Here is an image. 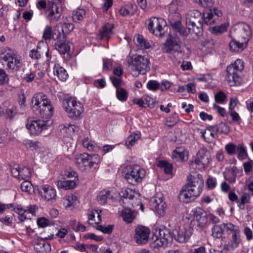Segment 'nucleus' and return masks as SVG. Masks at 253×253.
I'll list each match as a JSON object with an SVG mask.
<instances>
[{"label":"nucleus","instance_id":"obj_47","mask_svg":"<svg viewBox=\"0 0 253 253\" xmlns=\"http://www.w3.org/2000/svg\"><path fill=\"white\" fill-rule=\"evenodd\" d=\"M112 197L110 196V192L109 191H101L97 196V200L101 204H104L106 203L107 199Z\"/></svg>","mask_w":253,"mask_h":253},{"label":"nucleus","instance_id":"obj_6","mask_svg":"<svg viewBox=\"0 0 253 253\" xmlns=\"http://www.w3.org/2000/svg\"><path fill=\"white\" fill-rule=\"evenodd\" d=\"M172 241V236L168 231L156 230L153 232L150 239V246L157 252L160 248H165L170 245Z\"/></svg>","mask_w":253,"mask_h":253},{"label":"nucleus","instance_id":"obj_3","mask_svg":"<svg viewBox=\"0 0 253 253\" xmlns=\"http://www.w3.org/2000/svg\"><path fill=\"white\" fill-rule=\"evenodd\" d=\"M0 63L5 66L8 71L14 72L18 71L23 66L21 57L11 49L5 47L0 53Z\"/></svg>","mask_w":253,"mask_h":253},{"label":"nucleus","instance_id":"obj_39","mask_svg":"<svg viewBox=\"0 0 253 253\" xmlns=\"http://www.w3.org/2000/svg\"><path fill=\"white\" fill-rule=\"evenodd\" d=\"M77 200V196L73 194L66 195L63 199V204L65 208H69L76 204Z\"/></svg>","mask_w":253,"mask_h":253},{"label":"nucleus","instance_id":"obj_45","mask_svg":"<svg viewBox=\"0 0 253 253\" xmlns=\"http://www.w3.org/2000/svg\"><path fill=\"white\" fill-rule=\"evenodd\" d=\"M251 200V195L247 193H244L240 200L238 201V207L241 210H244L245 208V204L250 203Z\"/></svg>","mask_w":253,"mask_h":253},{"label":"nucleus","instance_id":"obj_18","mask_svg":"<svg viewBox=\"0 0 253 253\" xmlns=\"http://www.w3.org/2000/svg\"><path fill=\"white\" fill-rule=\"evenodd\" d=\"M192 229L189 224H185L176 228L174 235L180 243H185L188 241L192 233Z\"/></svg>","mask_w":253,"mask_h":253},{"label":"nucleus","instance_id":"obj_41","mask_svg":"<svg viewBox=\"0 0 253 253\" xmlns=\"http://www.w3.org/2000/svg\"><path fill=\"white\" fill-rule=\"evenodd\" d=\"M100 212V210H92L90 213L88 214V220L89 221H94V223L97 225L101 220Z\"/></svg>","mask_w":253,"mask_h":253},{"label":"nucleus","instance_id":"obj_62","mask_svg":"<svg viewBox=\"0 0 253 253\" xmlns=\"http://www.w3.org/2000/svg\"><path fill=\"white\" fill-rule=\"evenodd\" d=\"M147 87L150 90H156L159 88L160 84L156 81L151 80L148 82Z\"/></svg>","mask_w":253,"mask_h":253},{"label":"nucleus","instance_id":"obj_25","mask_svg":"<svg viewBox=\"0 0 253 253\" xmlns=\"http://www.w3.org/2000/svg\"><path fill=\"white\" fill-rule=\"evenodd\" d=\"M189 153L183 147H177L172 152V158L178 162L185 161L188 159Z\"/></svg>","mask_w":253,"mask_h":253},{"label":"nucleus","instance_id":"obj_12","mask_svg":"<svg viewBox=\"0 0 253 253\" xmlns=\"http://www.w3.org/2000/svg\"><path fill=\"white\" fill-rule=\"evenodd\" d=\"M48 122V120L44 121L29 119L26 123V128L31 134L38 135L42 131L48 128L49 126Z\"/></svg>","mask_w":253,"mask_h":253},{"label":"nucleus","instance_id":"obj_15","mask_svg":"<svg viewBox=\"0 0 253 253\" xmlns=\"http://www.w3.org/2000/svg\"><path fill=\"white\" fill-rule=\"evenodd\" d=\"M210 164L209 155L207 150L204 148L200 149L194 161L192 163L193 167H195L200 170L205 169Z\"/></svg>","mask_w":253,"mask_h":253},{"label":"nucleus","instance_id":"obj_11","mask_svg":"<svg viewBox=\"0 0 253 253\" xmlns=\"http://www.w3.org/2000/svg\"><path fill=\"white\" fill-rule=\"evenodd\" d=\"M186 26L189 31H194L195 28H201L203 26V16L201 12L197 10L189 11L186 16Z\"/></svg>","mask_w":253,"mask_h":253},{"label":"nucleus","instance_id":"obj_57","mask_svg":"<svg viewBox=\"0 0 253 253\" xmlns=\"http://www.w3.org/2000/svg\"><path fill=\"white\" fill-rule=\"evenodd\" d=\"M63 176H64V178H78V174L74 170L69 169L66 170L64 171L63 174Z\"/></svg>","mask_w":253,"mask_h":253},{"label":"nucleus","instance_id":"obj_23","mask_svg":"<svg viewBox=\"0 0 253 253\" xmlns=\"http://www.w3.org/2000/svg\"><path fill=\"white\" fill-rule=\"evenodd\" d=\"M32 170L27 167L20 168L19 166H14L11 169L12 175L19 179H25L31 177Z\"/></svg>","mask_w":253,"mask_h":253},{"label":"nucleus","instance_id":"obj_7","mask_svg":"<svg viewBox=\"0 0 253 253\" xmlns=\"http://www.w3.org/2000/svg\"><path fill=\"white\" fill-rule=\"evenodd\" d=\"M131 74L137 76L139 74H145L149 70L150 62L145 55H136L128 61Z\"/></svg>","mask_w":253,"mask_h":253},{"label":"nucleus","instance_id":"obj_13","mask_svg":"<svg viewBox=\"0 0 253 253\" xmlns=\"http://www.w3.org/2000/svg\"><path fill=\"white\" fill-rule=\"evenodd\" d=\"M148 29L157 37L162 36L167 27L166 21L161 18L153 17L148 21Z\"/></svg>","mask_w":253,"mask_h":253},{"label":"nucleus","instance_id":"obj_63","mask_svg":"<svg viewBox=\"0 0 253 253\" xmlns=\"http://www.w3.org/2000/svg\"><path fill=\"white\" fill-rule=\"evenodd\" d=\"M38 225L42 228L45 227L49 225V221L45 217H40L37 220Z\"/></svg>","mask_w":253,"mask_h":253},{"label":"nucleus","instance_id":"obj_2","mask_svg":"<svg viewBox=\"0 0 253 253\" xmlns=\"http://www.w3.org/2000/svg\"><path fill=\"white\" fill-rule=\"evenodd\" d=\"M31 107L37 115L41 117L48 119L53 113V108L47 96L42 92L34 95L32 97Z\"/></svg>","mask_w":253,"mask_h":253},{"label":"nucleus","instance_id":"obj_60","mask_svg":"<svg viewBox=\"0 0 253 253\" xmlns=\"http://www.w3.org/2000/svg\"><path fill=\"white\" fill-rule=\"evenodd\" d=\"M226 97V95L222 91L218 92L214 96L215 101L218 103H223Z\"/></svg>","mask_w":253,"mask_h":253},{"label":"nucleus","instance_id":"obj_1","mask_svg":"<svg viewBox=\"0 0 253 253\" xmlns=\"http://www.w3.org/2000/svg\"><path fill=\"white\" fill-rule=\"evenodd\" d=\"M187 185L180 190L178 198L181 202L188 203L194 201L201 194L204 185L202 175H190L187 178Z\"/></svg>","mask_w":253,"mask_h":253},{"label":"nucleus","instance_id":"obj_16","mask_svg":"<svg viewBox=\"0 0 253 253\" xmlns=\"http://www.w3.org/2000/svg\"><path fill=\"white\" fill-rule=\"evenodd\" d=\"M120 196L125 199L126 201L124 203L129 202L133 207H135L140 203L139 194L135 190L130 188L123 189Z\"/></svg>","mask_w":253,"mask_h":253},{"label":"nucleus","instance_id":"obj_30","mask_svg":"<svg viewBox=\"0 0 253 253\" xmlns=\"http://www.w3.org/2000/svg\"><path fill=\"white\" fill-rule=\"evenodd\" d=\"M53 74L61 81H65L68 77L66 70L59 64H55L53 69Z\"/></svg>","mask_w":253,"mask_h":253},{"label":"nucleus","instance_id":"obj_51","mask_svg":"<svg viewBox=\"0 0 253 253\" xmlns=\"http://www.w3.org/2000/svg\"><path fill=\"white\" fill-rule=\"evenodd\" d=\"M133 5L131 4H128L125 6L122 7L119 10V13L123 16H126L130 14H133L134 10H133Z\"/></svg>","mask_w":253,"mask_h":253},{"label":"nucleus","instance_id":"obj_33","mask_svg":"<svg viewBox=\"0 0 253 253\" xmlns=\"http://www.w3.org/2000/svg\"><path fill=\"white\" fill-rule=\"evenodd\" d=\"M133 103L141 107H150L153 102L152 98L148 95H143L141 98H134L132 100Z\"/></svg>","mask_w":253,"mask_h":253},{"label":"nucleus","instance_id":"obj_42","mask_svg":"<svg viewBox=\"0 0 253 253\" xmlns=\"http://www.w3.org/2000/svg\"><path fill=\"white\" fill-rule=\"evenodd\" d=\"M85 15V11L83 8H78L73 13V20L75 22L82 20Z\"/></svg>","mask_w":253,"mask_h":253},{"label":"nucleus","instance_id":"obj_53","mask_svg":"<svg viewBox=\"0 0 253 253\" xmlns=\"http://www.w3.org/2000/svg\"><path fill=\"white\" fill-rule=\"evenodd\" d=\"M54 30L53 31L51 27L49 26H46L42 35V39L44 40H50L52 38L53 39V34Z\"/></svg>","mask_w":253,"mask_h":253},{"label":"nucleus","instance_id":"obj_55","mask_svg":"<svg viewBox=\"0 0 253 253\" xmlns=\"http://www.w3.org/2000/svg\"><path fill=\"white\" fill-rule=\"evenodd\" d=\"M237 150L238 151V158L240 160L244 159L247 156V151L243 145L239 144L237 146Z\"/></svg>","mask_w":253,"mask_h":253},{"label":"nucleus","instance_id":"obj_52","mask_svg":"<svg viewBox=\"0 0 253 253\" xmlns=\"http://www.w3.org/2000/svg\"><path fill=\"white\" fill-rule=\"evenodd\" d=\"M116 96L119 100L125 101L127 98V93L126 91L123 88H117L116 89Z\"/></svg>","mask_w":253,"mask_h":253},{"label":"nucleus","instance_id":"obj_22","mask_svg":"<svg viewBox=\"0 0 253 253\" xmlns=\"http://www.w3.org/2000/svg\"><path fill=\"white\" fill-rule=\"evenodd\" d=\"M41 196L47 201L55 200L57 197L56 190L48 185H43L39 189Z\"/></svg>","mask_w":253,"mask_h":253},{"label":"nucleus","instance_id":"obj_58","mask_svg":"<svg viewBox=\"0 0 253 253\" xmlns=\"http://www.w3.org/2000/svg\"><path fill=\"white\" fill-rule=\"evenodd\" d=\"M225 149L228 154L232 155L235 153L237 150V147L234 144L229 143L225 145Z\"/></svg>","mask_w":253,"mask_h":253},{"label":"nucleus","instance_id":"obj_59","mask_svg":"<svg viewBox=\"0 0 253 253\" xmlns=\"http://www.w3.org/2000/svg\"><path fill=\"white\" fill-rule=\"evenodd\" d=\"M41 48L38 47L36 49H33L30 51L29 56L33 59L38 60L41 58Z\"/></svg>","mask_w":253,"mask_h":253},{"label":"nucleus","instance_id":"obj_14","mask_svg":"<svg viewBox=\"0 0 253 253\" xmlns=\"http://www.w3.org/2000/svg\"><path fill=\"white\" fill-rule=\"evenodd\" d=\"M180 6L177 2H174L169 4V20L171 26L175 31L179 29L182 26L181 23V16L178 12Z\"/></svg>","mask_w":253,"mask_h":253},{"label":"nucleus","instance_id":"obj_50","mask_svg":"<svg viewBox=\"0 0 253 253\" xmlns=\"http://www.w3.org/2000/svg\"><path fill=\"white\" fill-rule=\"evenodd\" d=\"M224 231V227L222 225V224L220 225H215L213 227L212 229V236L217 238H220L222 236Z\"/></svg>","mask_w":253,"mask_h":253},{"label":"nucleus","instance_id":"obj_34","mask_svg":"<svg viewBox=\"0 0 253 253\" xmlns=\"http://www.w3.org/2000/svg\"><path fill=\"white\" fill-rule=\"evenodd\" d=\"M61 130L66 133L68 136H72L79 130V127L73 124L61 125L60 126Z\"/></svg>","mask_w":253,"mask_h":253},{"label":"nucleus","instance_id":"obj_32","mask_svg":"<svg viewBox=\"0 0 253 253\" xmlns=\"http://www.w3.org/2000/svg\"><path fill=\"white\" fill-rule=\"evenodd\" d=\"M155 202L156 203L155 207L157 214L160 217L164 216L167 207L166 202L164 201L163 197H156Z\"/></svg>","mask_w":253,"mask_h":253},{"label":"nucleus","instance_id":"obj_35","mask_svg":"<svg viewBox=\"0 0 253 253\" xmlns=\"http://www.w3.org/2000/svg\"><path fill=\"white\" fill-rule=\"evenodd\" d=\"M238 30L240 34L239 37L241 38H247L248 41H249V37L251 36L252 32L248 25L244 23L239 25Z\"/></svg>","mask_w":253,"mask_h":253},{"label":"nucleus","instance_id":"obj_21","mask_svg":"<svg viewBox=\"0 0 253 253\" xmlns=\"http://www.w3.org/2000/svg\"><path fill=\"white\" fill-rule=\"evenodd\" d=\"M150 233V229L145 226L138 225L135 230L134 238L137 243L145 244L148 241Z\"/></svg>","mask_w":253,"mask_h":253},{"label":"nucleus","instance_id":"obj_64","mask_svg":"<svg viewBox=\"0 0 253 253\" xmlns=\"http://www.w3.org/2000/svg\"><path fill=\"white\" fill-rule=\"evenodd\" d=\"M194 217L195 219L198 218L199 216L205 215L206 212L201 208L197 207L193 209L192 211Z\"/></svg>","mask_w":253,"mask_h":253},{"label":"nucleus","instance_id":"obj_31","mask_svg":"<svg viewBox=\"0 0 253 253\" xmlns=\"http://www.w3.org/2000/svg\"><path fill=\"white\" fill-rule=\"evenodd\" d=\"M213 127V126H210L202 133V137L209 143L213 142L217 137Z\"/></svg>","mask_w":253,"mask_h":253},{"label":"nucleus","instance_id":"obj_40","mask_svg":"<svg viewBox=\"0 0 253 253\" xmlns=\"http://www.w3.org/2000/svg\"><path fill=\"white\" fill-rule=\"evenodd\" d=\"M122 216L127 223H131L135 218L134 213L129 209H125L122 211Z\"/></svg>","mask_w":253,"mask_h":253},{"label":"nucleus","instance_id":"obj_26","mask_svg":"<svg viewBox=\"0 0 253 253\" xmlns=\"http://www.w3.org/2000/svg\"><path fill=\"white\" fill-rule=\"evenodd\" d=\"M57 41L55 43L54 46L61 54H65L69 53L71 49L72 43L68 41L64 40L65 39H56Z\"/></svg>","mask_w":253,"mask_h":253},{"label":"nucleus","instance_id":"obj_9","mask_svg":"<svg viewBox=\"0 0 253 253\" xmlns=\"http://www.w3.org/2000/svg\"><path fill=\"white\" fill-rule=\"evenodd\" d=\"M62 1L63 0H51L48 1L45 14L46 18L50 23H54L60 18Z\"/></svg>","mask_w":253,"mask_h":253},{"label":"nucleus","instance_id":"obj_36","mask_svg":"<svg viewBox=\"0 0 253 253\" xmlns=\"http://www.w3.org/2000/svg\"><path fill=\"white\" fill-rule=\"evenodd\" d=\"M88 157V154L84 153L77 154L75 158V164L76 166L82 171H84V167L86 158Z\"/></svg>","mask_w":253,"mask_h":253},{"label":"nucleus","instance_id":"obj_8","mask_svg":"<svg viewBox=\"0 0 253 253\" xmlns=\"http://www.w3.org/2000/svg\"><path fill=\"white\" fill-rule=\"evenodd\" d=\"M63 107L68 116L74 120L81 118L84 109L82 104L74 99H68L63 101Z\"/></svg>","mask_w":253,"mask_h":253},{"label":"nucleus","instance_id":"obj_44","mask_svg":"<svg viewBox=\"0 0 253 253\" xmlns=\"http://www.w3.org/2000/svg\"><path fill=\"white\" fill-rule=\"evenodd\" d=\"M222 225L224 227V231L230 232L233 234L240 233V230L237 226L231 223H223Z\"/></svg>","mask_w":253,"mask_h":253},{"label":"nucleus","instance_id":"obj_54","mask_svg":"<svg viewBox=\"0 0 253 253\" xmlns=\"http://www.w3.org/2000/svg\"><path fill=\"white\" fill-rule=\"evenodd\" d=\"M158 166L163 168L167 174H170L172 171V165L166 161H160Z\"/></svg>","mask_w":253,"mask_h":253},{"label":"nucleus","instance_id":"obj_29","mask_svg":"<svg viewBox=\"0 0 253 253\" xmlns=\"http://www.w3.org/2000/svg\"><path fill=\"white\" fill-rule=\"evenodd\" d=\"M79 141L82 143L83 147L86 148L88 151L98 152L100 149V147L97 146L95 142L90 140L88 137H86L84 138L80 137Z\"/></svg>","mask_w":253,"mask_h":253},{"label":"nucleus","instance_id":"obj_19","mask_svg":"<svg viewBox=\"0 0 253 253\" xmlns=\"http://www.w3.org/2000/svg\"><path fill=\"white\" fill-rule=\"evenodd\" d=\"M222 15V12L217 8L214 7L206 10L203 16V21L207 25L214 24Z\"/></svg>","mask_w":253,"mask_h":253},{"label":"nucleus","instance_id":"obj_27","mask_svg":"<svg viewBox=\"0 0 253 253\" xmlns=\"http://www.w3.org/2000/svg\"><path fill=\"white\" fill-rule=\"evenodd\" d=\"M79 178L67 179L65 180H59L57 183L58 188L64 190H70L74 189L77 185Z\"/></svg>","mask_w":253,"mask_h":253},{"label":"nucleus","instance_id":"obj_56","mask_svg":"<svg viewBox=\"0 0 253 253\" xmlns=\"http://www.w3.org/2000/svg\"><path fill=\"white\" fill-rule=\"evenodd\" d=\"M95 228L97 230L102 232L103 233L110 234L113 231V225H109L107 226H103L102 225H97Z\"/></svg>","mask_w":253,"mask_h":253},{"label":"nucleus","instance_id":"obj_17","mask_svg":"<svg viewBox=\"0 0 253 253\" xmlns=\"http://www.w3.org/2000/svg\"><path fill=\"white\" fill-rule=\"evenodd\" d=\"M74 27L73 24L65 23L63 24H58L54 27V32L53 34V39H65V35L72 31Z\"/></svg>","mask_w":253,"mask_h":253},{"label":"nucleus","instance_id":"obj_28","mask_svg":"<svg viewBox=\"0 0 253 253\" xmlns=\"http://www.w3.org/2000/svg\"><path fill=\"white\" fill-rule=\"evenodd\" d=\"M113 26L111 24H106L103 26L99 32V38L102 40H108L113 35Z\"/></svg>","mask_w":253,"mask_h":253},{"label":"nucleus","instance_id":"obj_37","mask_svg":"<svg viewBox=\"0 0 253 253\" xmlns=\"http://www.w3.org/2000/svg\"><path fill=\"white\" fill-rule=\"evenodd\" d=\"M240 233L233 234L230 241L226 245L228 250H233L237 248L240 242Z\"/></svg>","mask_w":253,"mask_h":253},{"label":"nucleus","instance_id":"obj_38","mask_svg":"<svg viewBox=\"0 0 253 253\" xmlns=\"http://www.w3.org/2000/svg\"><path fill=\"white\" fill-rule=\"evenodd\" d=\"M134 42L138 46L148 49L150 47V43L142 35H137L134 37Z\"/></svg>","mask_w":253,"mask_h":253},{"label":"nucleus","instance_id":"obj_10","mask_svg":"<svg viewBox=\"0 0 253 253\" xmlns=\"http://www.w3.org/2000/svg\"><path fill=\"white\" fill-rule=\"evenodd\" d=\"M162 51L164 53L169 54L181 53L183 51L182 42L177 36H170L163 43Z\"/></svg>","mask_w":253,"mask_h":253},{"label":"nucleus","instance_id":"obj_20","mask_svg":"<svg viewBox=\"0 0 253 253\" xmlns=\"http://www.w3.org/2000/svg\"><path fill=\"white\" fill-rule=\"evenodd\" d=\"M231 40L229 42V49L233 52H240L245 49L248 44V40L247 38H241L238 37V39H233L231 37Z\"/></svg>","mask_w":253,"mask_h":253},{"label":"nucleus","instance_id":"obj_49","mask_svg":"<svg viewBox=\"0 0 253 253\" xmlns=\"http://www.w3.org/2000/svg\"><path fill=\"white\" fill-rule=\"evenodd\" d=\"M229 26L228 23H223L220 25L214 26L212 28V32L216 35L222 34L227 30Z\"/></svg>","mask_w":253,"mask_h":253},{"label":"nucleus","instance_id":"obj_4","mask_svg":"<svg viewBox=\"0 0 253 253\" xmlns=\"http://www.w3.org/2000/svg\"><path fill=\"white\" fill-rule=\"evenodd\" d=\"M244 67V62L240 59H237L234 63L227 67L226 79L230 86H236L241 84Z\"/></svg>","mask_w":253,"mask_h":253},{"label":"nucleus","instance_id":"obj_43","mask_svg":"<svg viewBox=\"0 0 253 253\" xmlns=\"http://www.w3.org/2000/svg\"><path fill=\"white\" fill-rule=\"evenodd\" d=\"M140 133H133L128 136L126 142V146L127 148H130L133 146L136 142L140 138Z\"/></svg>","mask_w":253,"mask_h":253},{"label":"nucleus","instance_id":"obj_46","mask_svg":"<svg viewBox=\"0 0 253 253\" xmlns=\"http://www.w3.org/2000/svg\"><path fill=\"white\" fill-rule=\"evenodd\" d=\"M21 189L22 191L31 194L34 192V188L32 184L27 180L23 181L21 184Z\"/></svg>","mask_w":253,"mask_h":253},{"label":"nucleus","instance_id":"obj_24","mask_svg":"<svg viewBox=\"0 0 253 253\" xmlns=\"http://www.w3.org/2000/svg\"><path fill=\"white\" fill-rule=\"evenodd\" d=\"M100 163V157L98 154L88 155L86 158L84 171L95 169L98 168Z\"/></svg>","mask_w":253,"mask_h":253},{"label":"nucleus","instance_id":"obj_61","mask_svg":"<svg viewBox=\"0 0 253 253\" xmlns=\"http://www.w3.org/2000/svg\"><path fill=\"white\" fill-rule=\"evenodd\" d=\"M195 219L197 222L198 225L202 228L206 226L208 222L207 214H205V215L199 216Z\"/></svg>","mask_w":253,"mask_h":253},{"label":"nucleus","instance_id":"obj_5","mask_svg":"<svg viewBox=\"0 0 253 253\" xmlns=\"http://www.w3.org/2000/svg\"><path fill=\"white\" fill-rule=\"evenodd\" d=\"M124 178L126 182L132 185L140 183L146 176L145 169L137 165L126 166L124 171Z\"/></svg>","mask_w":253,"mask_h":253},{"label":"nucleus","instance_id":"obj_48","mask_svg":"<svg viewBox=\"0 0 253 253\" xmlns=\"http://www.w3.org/2000/svg\"><path fill=\"white\" fill-rule=\"evenodd\" d=\"M213 127L216 132L220 133H227L229 130L228 126L224 123H220L217 125L214 126Z\"/></svg>","mask_w":253,"mask_h":253}]
</instances>
